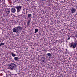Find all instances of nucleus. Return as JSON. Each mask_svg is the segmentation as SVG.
<instances>
[{"mask_svg": "<svg viewBox=\"0 0 77 77\" xmlns=\"http://www.w3.org/2000/svg\"><path fill=\"white\" fill-rule=\"evenodd\" d=\"M17 66L16 64L14 63H11L10 64L9 67L11 70L15 69L17 68Z\"/></svg>", "mask_w": 77, "mask_h": 77, "instance_id": "f257e3e1", "label": "nucleus"}, {"mask_svg": "<svg viewBox=\"0 0 77 77\" xmlns=\"http://www.w3.org/2000/svg\"><path fill=\"white\" fill-rule=\"evenodd\" d=\"M77 45V43L76 42L73 43H70V47H71L73 49H75Z\"/></svg>", "mask_w": 77, "mask_h": 77, "instance_id": "f03ea898", "label": "nucleus"}, {"mask_svg": "<svg viewBox=\"0 0 77 77\" xmlns=\"http://www.w3.org/2000/svg\"><path fill=\"white\" fill-rule=\"evenodd\" d=\"M15 8L17 9V13H18V12H20V11H21V9L22 8H21V6H17L15 7Z\"/></svg>", "mask_w": 77, "mask_h": 77, "instance_id": "7ed1b4c3", "label": "nucleus"}, {"mask_svg": "<svg viewBox=\"0 0 77 77\" xmlns=\"http://www.w3.org/2000/svg\"><path fill=\"white\" fill-rule=\"evenodd\" d=\"M17 30V33H19V31L20 30H21L22 28V27L20 26H18L17 27H15Z\"/></svg>", "mask_w": 77, "mask_h": 77, "instance_id": "20e7f679", "label": "nucleus"}, {"mask_svg": "<svg viewBox=\"0 0 77 77\" xmlns=\"http://www.w3.org/2000/svg\"><path fill=\"white\" fill-rule=\"evenodd\" d=\"M71 11V13L72 14H74L76 11V9L74 8H73L70 9Z\"/></svg>", "mask_w": 77, "mask_h": 77, "instance_id": "39448f33", "label": "nucleus"}, {"mask_svg": "<svg viewBox=\"0 0 77 77\" xmlns=\"http://www.w3.org/2000/svg\"><path fill=\"white\" fill-rule=\"evenodd\" d=\"M11 12L13 13H15L16 12V9L14 8H13L11 9Z\"/></svg>", "mask_w": 77, "mask_h": 77, "instance_id": "423d86ee", "label": "nucleus"}, {"mask_svg": "<svg viewBox=\"0 0 77 77\" xmlns=\"http://www.w3.org/2000/svg\"><path fill=\"white\" fill-rule=\"evenodd\" d=\"M6 12L7 14H9L10 12V9L7 8L6 10Z\"/></svg>", "mask_w": 77, "mask_h": 77, "instance_id": "0eeeda50", "label": "nucleus"}, {"mask_svg": "<svg viewBox=\"0 0 77 77\" xmlns=\"http://www.w3.org/2000/svg\"><path fill=\"white\" fill-rule=\"evenodd\" d=\"M47 56H48L49 57H51V56H52V54H51L50 53H48L47 54Z\"/></svg>", "mask_w": 77, "mask_h": 77, "instance_id": "6e6552de", "label": "nucleus"}, {"mask_svg": "<svg viewBox=\"0 0 77 77\" xmlns=\"http://www.w3.org/2000/svg\"><path fill=\"white\" fill-rule=\"evenodd\" d=\"M13 32L14 33L16 32V33H17V29L15 28H14L13 29Z\"/></svg>", "mask_w": 77, "mask_h": 77, "instance_id": "1a4fd4ad", "label": "nucleus"}, {"mask_svg": "<svg viewBox=\"0 0 77 77\" xmlns=\"http://www.w3.org/2000/svg\"><path fill=\"white\" fill-rule=\"evenodd\" d=\"M11 54L12 55V56L13 57H15L16 56V55L15 54H14L13 53H11Z\"/></svg>", "mask_w": 77, "mask_h": 77, "instance_id": "9d476101", "label": "nucleus"}, {"mask_svg": "<svg viewBox=\"0 0 77 77\" xmlns=\"http://www.w3.org/2000/svg\"><path fill=\"white\" fill-rule=\"evenodd\" d=\"M38 32V29H35V31L34 32V33H37V32Z\"/></svg>", "mask_w": 77, "mask_h": 77, "instance_id": "9b49d317", "label": "nucleus"}, {"mask_svg": "<svg viewBox=\"0 0 77 77\" xmlns=\"http://www.w3.org/2000/svg\"><path fill=\"white\" fill-rule=\"evenodd\" d=\"M32 16V14H29L28 15V17L29 18H31V17Z\"/></svg>", "mask_w": 77, "mask_h": 77, "instance_id": "f8f14e48", "label": "nucleus"}, {"mask_svg": "<svg viewBox=\"0 0 77 77\" xmlns=\"http://www.w3.org/2000/svg\"><path fill=\"white\" fill-rule=\"evenodd\" d=\"M30 20H29L28 21L27 23L28 26H29V24H30Z\"/></svg>", "mask_w": 77, "mask_h": 77, "instance_id": "ddd939ff", "label": "nucleus"}, {"mask_svg": "<svg viewBox=\"0 0 77 77\" xmlns=\"http://www.w3.org/2000/svg\"><path fill=\"white\" fill-rule=\"evenodd\" d=\"M18 59V57H14V60H17Z\"/></svg>", "mask_w": 77, "mask_h": 77, "instance_id": "4468645a", "label": "nucleus"}, {"mask_svg": "<svg viewBox=\"0 0 77 77\" xmlns=\"http://www.w3.org/2000/svg\"><path fill=\"white\" fill-rule=\"evenodd\" d=\"M5 44V43H1L0 44V47L2 45H4Z\"/></svg>", "mask_w": 77, "mask_h": 77, "instance_id": "2eb2a0df", "label": "nucleus"}, {"mask_svg": "<svg viewBox=\"0 0 77 77\" xmlns=\"http://www.w3.org/2000/svg\"><path fill=\"white\" fill-rule=\"evenodd\" d=\"M42 60H45V58H44V57H42Z\"/></svg>", "mask_w": 77, "mask_h": 77, "instance_id": "dca6fc26", "label": "nucleus"}, {"mask_svg": "<svg viewBox=\"0 0 77 77\" xmlns=\"http://www.w3.org/2000/svg\"><path fill=\"white\" fill-rule=\"evenodd\" d=\"M69 39H70V37H68V38L67 39H68V40H69Z\"/></svg>", "mask_w": 77, "mask_h": 77, "instance_id": "f3484780", "label": "nucleus"}, {"mask_svg": "<svg viewBox=\"0 0 77 77\" xmlns=\"http://www.w3.org/2000/svg\"><path fill=\"white\" fill-rule=\"evenodd\" d=\"M59 77H63V76H61V75H60V76H59Z\"/></svg>", "mask_w": 77, "mask_h": 77, "instance_id": "a211bd4d", "label": "nucleus"}, {"mask_svg": "<svg viewBox=\"0 0 77 77\" xmlns=\"http://www.w3.org/2000/svg\"><path fill=\"white\" fill-rule=\"evenodd\" d=\"M44 60H42V61L43 62H44Z\"/></svg>", "mask_w": 77, "mask_h": 77, "instance_id": "6ab92c4d", "label": "nucleus"}, {"mask_svg": "<svg viewBox=\"0 0 77 77\" xmlns=\"http://www.w3.org/2000/svg\"><path fill=\"white\" fill-rule=\"evenodd\" d=\"M43 21H44V20H42Z\"/></svg>", "mask_w": 77, "mask_h": 77, "instance_id": "aec40b11", "label": "nucleus"}, {"mask_svg": "<svg viewBox=\"0 0 77 77\" xmlns=\"http://www.w3.org/2000/svg\"><path fill=\"white\" fill-rule=\"evenodd\" d=\"M56 0V1H58V0Z\"/></svg>", "mask_w": 77, "mask_h": 77, "instance_id": "412c9836", "label": "nucleus"}, {"mask_svg": "<svg viewBox=\"0 0 77 77\" xmlns=\"http://www.w3.org/2000/svg\"><path fill=\"white\" fill-rule=\"evenodd\" d=\"M75 21L76 22H77V21L76 20H75Z\"/></svg>", "mask_w": 77, "mask_h": 77, "instance_id": "4be33fe9", "label": "nucleus"}, {"mask_svg": "<svg viewBox=\"0 0 77 77\" xmlns=\"http://www.w3.org/2000/svg\"><path fill=\"white\" fill-rule=\"evenodd\" d=\"M61 21H63V20H61Z\"/></svg>", "mask_w": 77, "mask_h": 77, "instance_id": "5701e85b", "label": "nucleus"}]
</instances>
